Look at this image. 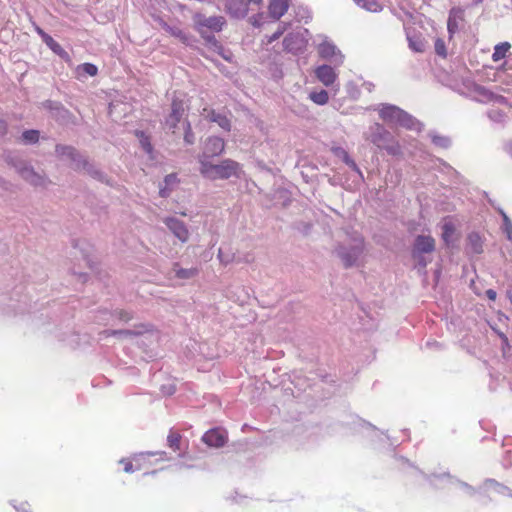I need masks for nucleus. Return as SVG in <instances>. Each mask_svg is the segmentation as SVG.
<instances>
[{"instance_id":"obj_1","label":"nucleus","mask_w":512,"mask_h":512,"mask_svg":"<svg viewBox=\"0 0 512 512\" xmlns=\"http://www.w3.org/2000/svg\"><path fill=\"white\" fill-rule=\"evenodd\" d=\"M195 30L204 40L206 46L213 51L219 53L223 58L227 57L223 54V46L215 37V33L221 32L226 26L227 21L223 16H205L204 14H196L193 17Z\"/></svg>"},{"instance_id":"obj_2","label":"nucleus","mask_w":512,"mask_h":512,"mask_svg":"<svg viewBox=\"0 0 512 512\" xmlns=\"http://www.w3.org/2000/svg\"><path fill=\"white\" fill-rule=\"evenodd\" d=\"M378 112L379 117L389 125H397L417 132L423 129V124L419 120L396 105L381 104Z\"/></svg>"},{"instance_id":"obj_3","label":"nucleus","mask_w":512,"mask_h":512,"mask_svg":"<svg viewBox=\"0 0 512 512\" xmlns=\"http://www.w3.org/2000/svg\"><path fill=\"white\" fill-rule=\"evenodd\" d=\"M5 162L15 169L20 177L35 187H42L46 184V178L36 172L32 165L16 152H7L4 155Z\"/></svg>"},{"instance_id":"obj_4","label":"nucleus","mask_w":512,"mask_h":512,"mask_svg":"<svg viewBox=\"0 0 512 512\" xmlns=\"http://www.w3.org/2000/svg\"><path fill=\"white\" fill-rule=\"evenodd\" d=\"M199 171L204 178L209 180H226L231 177H238L240 164L232 159H224L219 164L202 161Z\"/></svg>"},{"instance_id":"obj_5","label":"nucleus","mask_w":512,"mask_h":512,"mask_svg":"<svg viewBox=\"0 0 512 512\" xmlns=\"http://www.w3.org/2000/svg\"><path fill=\"white\" fill-rule=\"evenodd\" d=\"M367 139L379 149L385 150L389 155L401 154V147L395 137L382 124L375 123L370 126Z\"/></svg>"},{"instance_id":"obj_6","label":"nucleus","mask_w":512,"mask_h":512,"mask_svg":"<svg viewBox=\"0 0 512 512\" xmlns=\"http://www.w3.org/2000/svg\"><path fill=\"white\" fill-rule=\"evenodd\" d=\"M351 243H339L334 252L341 260L344 268L348 269L356 265L359 257L364 251V239L360 234H355Z\"/></svg>"},{"instance_id":"obj_7","label":"nucleus","mask_w":512,"mask_h":512,"mask_svg":"<svg viewBox=\"0 0 512 512\" xmlns=\"http://www.w3.org/2000/svg\"><path fill=\"white\" fill-rule=\"evenodd\" d=\"M55 155L61 160L70 161V167L75 171H82V166L87 160V157L70 145L57 144L55 146Z\"/></svg>"},{"instance_id":"obj_8","label":"nucleus","mask_w":512,"mask_h":512,"mask_svg":"<svg viewBox=\"0 0 512 512\" xmlns=\"http://www.w3.org/2000/svg\"><path fill=\"white\" fill-rule=\"evenodd\" d=\"M225 149V142L217 136H210L204 143L202 154L199 155L198 161L202 165V161L210 162V158L221 155Z\"/></svg>"},{"instance_id":"obj_9","label":"nucleus","mask_w":512,"mask_h":512,"mask_svg":"<svg viewBox=\"0 0 512 512\" xmlns=\"http://www.w3.org/2000/svg\"><path fill=\"white\" fill-rule=\"evenodd\" d=\"M318 53L321 58L329 61L334 66L343 64L344 55L332 42L323 41L318 47Z\"/></svg>"},{"instance_id":"obj_10","label":"nucleus","mask_w":512,"mask_h":512,"mask_svg":"<svg viewBox=\"0 0 512 512\" xmlns=\"http://www.w3.org/2000/svg\"><path fill=\"white\" fill-rule=\"evenodd\" d=\"M185 112V105L182 99L174 96L171 103V112L165 120L166 127L172 132L175 131Z\"/></svg>"},{"instance_id":"obj_11","label":"nucleus","mask_w":512,"mask_h":512,"mask_svg":"<svg viewBox=\"0 0 512 512\" xmlns=\"http://www.w3.org/2000/svg\"><path fill=\"white\" fill-rule=\"evenodd\" d=\"M43 107L49 110L51 117L60 124L69 123L72 115L60 102L46 100L43 102Z\"/></svg>"},{"instance_id":"obj_12","label":"nucleus","mask_w":512,"mask_h":512,"mask_svg":"<svg viewBox=\"0 0 512 512\" xmlns=\"http://www.w3.org/2000/svg\"><path fill=\"white\" fill-rule=\"evenodd\" d=\"M225 11L233 19H244L249 12L247 0H224Z\"/></svg>"},{"instance_id":"obj_13","label":"nucleus","mask_w":512,"mask_h":512,"mask_svg":"<svg viewBox=\"0 0 512 512\" xmlns=\"http://www.w3.org/2000/svg\"><path fill=\"white\" fill-rule=\"evenodd\" d=\"M164 224L171 231V233L182 243L188 241L189 230L183 221L179 220L176 217H167L164 219Z\"/></svg>"},{"instance_id":"obj_14","label":"nucleus","mask_w":512,"mask_h":512,"mask_svg":"<svg viewBox=\"0 0 512 512\" xmlns=\"http://www.w3.org/2000/svg\"><path fill=\"white\" fill-rule=\"evenodd\" d=\"M436 241L430 235H417L414 239L411 252L418 254H430L435 251Z\"/></svg>"},{"instance_id":"obj_15","label":"nucleus","mask_w":512,"mask_h":512,"mask_svg":"<svg viewBox=\"0 0 512 512\" xmlns=\"http://www.w3.org/2000/svg\"><path fill=\"white\" fill-rule=\"evenodd\" d=\"M149 331V325L140 324L136 326L135 329H119V330H103L99 333V339L102 340L106 337L116 336V337H134L138 335H142L143 333Z\"/></svg>"},{"instance_id":"obj_16","label":"nucleus","mask_w":512,"mask_h":512,"mask_svg":"<svg viewBox=\"0 0 512 512\" xmlns=\"http://www.w3.org/2000/svg\"><path fill=\"white\" fill-rule=\"evenodd\" d=\"M306 46V42L300 33H289L283 39L284 50L293 54L300 53Z\"/></svg>"},{"instance_id":"obj_17","label":"nucleus","mask_w":512,"mask_h":512,"mask_svg":"<svg viewBox=\"0 0 512 512\" xmlns=\"http://www.w3.org/2000/svg\"><path fill=\"white\" fill-rule=\"evenodd\" d=\"M202 440L210 447L220 448L227 442V434L219 428H213L203 435Z\"/></svg>"},{"instance_id":"obj_18","label":"nucleus","mask_w":512,"mask_h":512,"mask_svg":"<svg viewBox=\"0 0 512 512\" xmlns=\"http://www.w3.org/2000/svg\"><path fill=\"white\" fill-rule=\"evenodd\" d=\"M82 171H85L86 174L101 183H104L108 186H113L112 180L100 168H98L88 159L85 161V164H83Z\"/></svg>"},{"instance_id":"obj_19","label":"nucleus","mask_w":512,"mask_h":512,"mask_svg":"<svg viewBox=\"0 0 512 512\" xmlns=\"http://www.w3.org/2000/svg\"><path fill=\"white\" fill-rule=\"evenodd\" d=\"M99 321H103L104 324H109L110 318H116L122 322H128L134 318V313L132 311L117 309L113 312H109L107 310H103L99 312Z\"/></svg>"},{"instance_id":"obj_20","label":"nucleus","mask_w":512,"mask_h":512,"mask_svg":"<svg viewBox=\"0 0 512 512\" xmlns=\"http://www.w3.org/2000/svg\"><path fill=\"white\" fill-rule=\"evenodd\" d=\"M464 21V10L461 7H454L449 11L447 30L450 36L459 30V23Z\"/></svg>"},{"instance_id":"obj_21","label":"nucleus","mask_w":512,"mask_h":512,"mask_svg":"<svg viewBox=\"0 0 512 512\" xmlns=\"http://www.w3.org/2000/svg\"><path fill=\"white\" fill-rule=\"evenodd\" d=\"M290 0H271L268 6L269 17L279 20L288 10Z\"/></svg>"},{"instance_id":"obj_22","label":"nucleus","mask_w":512,"mask_h":512,"mask_svg":"<svg viewBox=\"0 0 512 512\" xmlns=\"http://www.w3.org/2000/svg\"><path fill=\"white\" fill-rule=\"evenodd\" d=\"M315 75L317 79L325 86L332 85L337 77L334 68L326 64L319 66L315 70Z\"/></svg>"},{"instance_id":"obj_23","label":"nucleus","mask_w":512,"mask_h":512,"mask_svg":"<svg viewBox=\"0 0 512 512\" xmlns=\"http://www.w3.org/2000/svg\"><path fill=\"white\" fill-rule=\"evenodd\" d=\"M204 111L207 112L206 119L208 121L217 123L225 131L231 130V122L226 115L219 113L214 109H204Z\"/></svg>"},{"instance_id":"obj_24","label":"nucleus","mask_w":512,"mask_h":512,"mask_svg":"<svg viewBox=\"0 0 512 512\" xmlns=\"http://www.w3.org/2000/svg\"><path fill=\"white\" fill-rule=\"evenodd\" d=\"M173 271L178 279L188 280L198 275L199 269L196 267L192 268H181L178 263L174 264Z\"/></svg>"},{"instance_id":"obj_25","label":"nucleus","mask_w":512,"mask_h":512,"mask_svg":"<svg viewBox=\"0 0 512 512\" xmlns=\"http://www.w3.org/2000/svg\"><path fill=\"white\" fill-rule=\"evenodd\" d=\"M44 43L58 56L61 58H68V53L64 50V48L53 39L49 34H45Z\"/></svg>"},{"instance_id":"obj_26","label":"nucleus","mask_w":512,"mask_h":512,"mask_svg":"<svg viewBox=\"0 0 512 512\" xmlns=\"http://www.w3.org/2000/svg\"><path fill=\"white\" fill-rule=\"evenodd\" d=\"M511 48V44L509 42H501L494 47V52L492 54V60L494 62H498L506 57L507 52Z\"/></svg>"},{"instance_id":"obj_27","label":"nucleus","mask_w":512,"mask_h":512,"mask_svg":"<svg viewBox=\"0 0 512 512\" xmlns=\"http://www.w3.org/2000/svg\"><path fill=\"white\" fill-rule=\"evenodd\" d=\"M432 143L443 149H447L451 146V139L447 136L439 135L434 131L429 133Z\"/></svg>"},{"instance_id":"obj_28","label":"nucleus","mask_w":512,"mask_h":512,"mask_svg":"<svg viewBox=\"0 0 512 512\" xmlns=\"http://www.w3.org/2000/svg\"><path fill=\"white\" fill-rule=\"evenodd\" d=\"M39 138L40 132L36 129L25 130L21 135V140L26 145L36 144Z\"/></svg>"},{"instance_id":"obj_29","label":"nucleus","mask_w":512,"mask_h":512,"mask_svg":"<svg viewBox=\"0 0 512 512\" xmlns=\"http://www.w3.org/2000/svg\"><path fill=\"white\" fill-rule=\"evenodd\" d=\"M468 245L471 249V251L475 254H480L483 251L482 248V241L477 233H471L468 236Z\"/></svg>"},{"instance_id":"obj_30","label":"nucleus","mask_w":512,"mask_h":512,"mask_svg":"<svg viewBox=\"0 0 512 512\" xmlns=\"http://www.w3.org/2000/svg\"><path fill=\"white\" fill-rule=\"evenodd\" d=\"M485 486L493 487L495 489V491L498 492L499 494L508 495V496L512 497L511 490L507 486H505V485H503L501 483H498L494 479H486L485 480Z\"/></svg>"},{"instance_id":"obj_31","label":"nucleus","mask_w":512,"mask_h":512,"mask_svg":"<svg viewBox=\"0 0 512 512\" xmlns=\"http://www.w3.org/2000/svg\"><path fill=\"white\" fill-rule=\"evenodd\" d=\"M354 2L370 12H378L381 10V5L376 0H354Z\"/></svg>"},{"instance_id":"obj_32","label":"nucleus","mask_w":512,"mask_h":512,"mask_svg":"<svg viewBox=\"0 0 512 512\" xmlns=\"http://www.w3.org/2000/svg\"><path fill=\"white\" fill-rule=\"evenodd\" d=\"M342 160L343 162L349 166L353 171H355L361 179L364 178L362 171L356 164V162L349 156V154L345 150H341Z\"/></svg>"},{"instance_id":"obj_33","label":"nucleus","mask_w":512,"mask_h":512,"mask_svg":"<svg viewBox=\"0 0 512 512\" xmlns=\"http://www.w3.org/2000/svg\"><path fill=\"white\" fill-rule=\"evenodd\" d=\"M498 211L503 219V231L506 234L507 239L512 241V221L501 208H498Z\"/></svg>"},{"instance_id":"obj_34","label":"nucleus","mask_w":512,"mask_h":512,"mask_svg":"<svg viewBox=\"0 0 512 512\" xmlns=\"http://www.w3.org/2000/svg\"><path fill=\"white\" fill-rule=\"evenodd\" d=\"M310 99L318 105H325L329 100L328 92L326 90L311 92Z\"/></svg>"},{"instance_id":"obj_35","label":"nucleus","mask_w":512,"mask_h":512,"mask_svg":"<svg viewBox=\"0 0 512 512\" xmlns=\"http://www.w3.org/2000/svg\"><path fill=\"white\" fill-rule=\"evenodd\" d=\"M475 92L477 93V95L479 97H481L482 101L492 102L493 97H494V92L491 91L490 89H488L484 86H481V85H477L475 88Z\"/></svg>"},{"instance_id":"obj_36","label":"nucleus","mask_w":512,"mask_h":512,"mask_svg":"<svg viewBox=\"0 0 512 512\" xmlns=\"http://www.w3.org/2000/svg\"><path fill=\"white\" fill-rule=\"evenodd\" d=\"M180 441H181V435L179 433L170 431V433L167 437L168 446L175 451L179 450L180 449Z\"/></svg>"},{"instance_id":"obj_37","label":"nucleus","mask_w":512,"mask_h":512,"mask_svg":"<svg viewBox=\"0 0 512 512\" xmlns=\"http://www.w3.org/2000/svg\"><path fill=\"white\" fill-rule=\"evenodd\" d=\"M455 232V226L452 222H445L442 226V238L445 243H449L450 237Z\"/></svg>"},{"instance_id":"obj_38","label":"nucleus","mask_w":512,"mask_h":512,"mask_svg":"<svg viewBox=\"0 0 512 512\" xmlns=\"http://www.w3.org/2000/svg\"><path fill=\"white\" fill-rule=\"evenodd\" d=\"M184 141L185 143L192 145L195 141V136L191 128L189 121L184 122Z\"/></svg>"},{"instance_id":"obj_39","label":"nucleus","mask_w":512,"mask_h":512,"mask_svg":"<svg viewBox=\"0 0 512 512\" xmlns=\"http://www.w3.org/2000/svg\"><path fill=\"white\" fill-rule=\"evenodd\" d=\"M408 42H409L410 49H412L415 52H423L425 50V44L419 38L414 39V38L408 36Z\"/></svg>"},{"instance_id":"obj_40","label":"nucleus","mask_w":512,"mask_h":512,"mask_svg":"<svg viewBox=\"0 0 512 512\" xmlns=\"http://www.w3.org/2000/svg\"><path fill=\"white\" fill-rule=\"evenodd\" d=\"M412 258L416 261V267L419 269H425L431 259H427L425 254L416 255L414 252H411Z\"/></svg>"},{"instance_id":"obj_41","label":"nucleus","mask_w":512,"mask_h":512,"mask_svg":"<svg viewBox=\"0 0 512 512\" xmlns=\"http://www.w3.org/2000/svg\"><path fill=\"white\" fill-rule=\"evenodd\" d=\"M164 29L166 32H168L170 35L177 37L181 40H186L185 33L178 27H172L167 24H165Z\"/></svg>"},{"instance_id":"obj_42","label":"nucleus","mask_w":512,"mask_h":512,"mask_svg":"<svg viewBox=\"0 0 512 512\" xmlns=\"http://www.w3.org/2000/svg\"><path fill=\"white\" fill-rule=\"evenodd\" d=\"M78 70L89 76H95L98 72L97 66L92 63H84L78 67Z\"/></svg>"},{"instance_id":"obj_43","label":"nucleus","mask_w":512,"mask_h":512,"mask_svg":"<svg viewBox=\"0 0 512 512\" xmlns=\"http://www.w3.org/2000/svg\"><path fill=\"white\" fill-rule=\"evenodd\" d=\"M137 136L140 137V143H141L143 150L147 153H150L152 151V145H151L148 137H146L144 135V132H142V131H137Z\"/></svg>"},{"instance_id":"obj_44","label":"nucleus","mask_w":512,"mask_h":512,"mask_svg":"<svg viewBox=\"0 0 512 512\" xmlns=\"http://www.w3.org/2000/svg\"><path fill=\"white\" fill-rule=\"evenodd\" d=\"M434 47L437 55L441 57H446L447 52L444 40H442L441 38H437Z\"/></svg>"},{"instance_id":"obj_45","label":"nucleus","mask_w":512,"mask_h":512,"mask_svg":"<svg viewBox=\"0 0 512 512\" xmlns=\"http://www.w3.org/2000/svg\"><path fill=\"white\" fill-rule=\"evenodd\" d=\"M217 256L223 264H229L233 260V255L224 253L222 248L219 249Z\"/></svg>"},{"instance_id":"obj_46","label":"nucleus","mask_w":512,"mask_h":512,"mask_svg":"<svg viewBox=\"0 0 512 512\" xmlns=\"http://www.w3.org/2000/svg\"><path fill=\"white\" fill-rule=\"evenodd\" d=\"M176 391L175 385L168 384V385H162L161 386V392L163 395L170 396L174 394Z\"/></svg>"},{"instance_id":"obj_47","label":"nucleus","mask_w":512,"mask_h":512,"mask_svg":"<svg viewBox=\"0 0 512 512\" xmlns=\"http://www.w3.org/2000/svg\"><path fill=\"white\" fill-rule=\"evenodd\" d=\"M177 182V175L174 173L168 174L164 178V184L167 187L174 185Z\"/></svg>"},{"instance_id":"obj_48","label":"nucleus","mask_w":512,"mask_h":512,"mask_svg":"<svg viewBox=\"0 0 512 512\" xmlns=\"http://www.w3.org/2000/svg\"><path fill=\"white\" fill-rule=\"evenodd\" d=\"M284 31H285V25L280 26V27L278 28V30H277L276 32H274V33L271 35V37H270V39H269V42L271 43V42H273V41H275V40L279 39V38H280V36L284 33Z\"/></svg>"},{"instance_id":"obj_49","label":"nucleus","mask_w":512,"mask_h":512,"mask_svg":"<svg viewBox=\"0 0 512 512\" xmlns=\"http://www.w3.org/2000/svg\"><path fill=\"white\" fill-rule=\"evenodd\" d=\"M263 18V14L254 15L249 19V22L254 27H259L261 25V19Z\"/></svg>"},{"instance_id":"obj_50","label":"nucleus","mask_w":512,"mask_h":512,"mask_svg":"<svg viewBox=\"0 0 512 512\" xmlns=\"http://www.w3.org/2000/svg\"><path fill=\"white\" fill-rule=\"evenodd\" d=\"M170 193H171V189L169 187H167V186H164V187L160 186L159 187V195L162 198L169 197Z\"/></svg>"},{"instance_id":"obj_51","label":"nucleus","mask_w":512,"mask_h":512,"mask_svg":"<svg viewBox=\"0 0 512 512\" xmlns=\"http://www.w3.org/2000/svg\"><path fill=\"white\" fill-rule=\"evenodd\" d=\"M492 102L498 103V104H507V99L502 95L494 93Z\"/></svg>"},{"instance_id":"obj_52","label":"nucleus","mask_w":512,"mask_h":512,"mask_svg":"<svg viewBox=\"0 0 512 512\" xmlns=\"http://www.w3.org/2000/svg\"><path fill=\"white\" fill-rule=\"evenodd\" d=\"M18 512H30L29 504L27 502L20 503L19 506L13 505Z\"/></svg>"},{"instance_id":"obj_53","label":"nucleus","mask_w":512,"mask_h":512,"mask_svg":"<svg viewBox=\"0 0 512 512\" xmlns=\"http://www.w3.org/2000/svg\"><path fill=\"white\" fill-rule=\"evenodd\" d=\"M488 116L493 120H499L503 117V114L499 111H491L488 113Z\"/></svg>"},{"instance_id":"obj_54","label":"nucleus","mask_w":512,"mask_h":512,"mask_svg":"<svg viewBox=\"0 0 512 512\" xmlns=\"http://www.w3.org/2000/svg\"><path fill=\"white\" fill-rule=\"evenodd\" d=\"M7 128V123L4 120L0 119V137L4 136L7 133Z\"/></svg>"},{"instance_id":"obj_55","label":"nucleus","mask_w":512,"mask_h":512,"mask_svg":"<svg viewBox=\"0 0 512 512\" xmlns=\"http://www.w3.org/2000/svg\"><path fill=\"white\" fill-rule=\"evenodd\" d=\"M460 485L462 488H464L470 495H474L475 493V490L472 486H470L469 484L465 483V482H460Z\"/></svg>"},{"instance_id":"obj_56","label":"nucleus","mask_w":512,"mask_h":512,"mask_svg":"<svg viewBox=\"0 0 512 512\" xmlns=\"http://www.w3.org/2000/svg\"><path fill=\"white\" fill-rule=\"evenodd\" d=\"M486 296H487V298H488L489 300L494 301V300L496 299V297H497V293H496V291H495V290H493V289H488V290L486 291Z\"/></svg>"},{"instance_id":"obj_57","label":"nucleus","mask_w":512,"mask_h":512,"mask_svg":"<svg viewBox=\"0 0 512 512\" xmlns=\"http://www.w3.org/2000/svg\"><path fill=\"white\" fill-rule=\"evenodd\" d=\"M124 471L127 473H131L134 471L133 464L131 462H126L124 466Z\"/></svg>"},{"instance_id":"obj_58","label":"nucleus","mask_w":512,"mask_h":512,"mask_svg":"<svg viewBox=\"0 0 512 512\" xmlns=\"http://www.w3.org/2000/svg\"><path fill=\"white\" fill-rule=\"evenodd\" d=\"M505 151L512 157V140L505 144Z\"/></svg>"},{"instance_id":"obj_59","label":"nucleus","mask_w":512,"mask_h":512,"mask_svg":"<svg viewBox=\"0 0 512 512\" xmlns=\"http://www.w3.org/2000/svg\"><path fill=\"white\" fill-rule=\"evenodd\" d=\"M247 1L250 6V5H260L263 0H247Z\"/></svg>"},{"instance_id":"obj_60","label":"nucleus","mask_w":512,"mask_h":512,"mask_svg":"<svg viewBox=\"0 0 512 512\" xmlns=\"http://www.w3.org/2000/svg\"><path fill=\"white\" fill-rule=\"evenodd\" d=\"M37 33L41 36L42 40L44 41V36L45 34H47L46 32H44L41 28L37 27L36 29Z\"/></svg>"},{"instance_id":"obj_61","label":"nucleus","mask_w":512,"mask_h":512,"mask_svg":"<svg viewBox=\"0 0 512 512\" xmlns=\"http://www.w3.org/2000/svg\"><path fill=\"white\" fill-rule=\"evenodd\" d=\"M79 279L84 283L86 282V279H87V275L84 274V273H80L79 275Z\"/></svg>"},{"instance_id":"obj_62","label":"nucleus","mask_w":512,"mask_h":512,"mask_svg":"<svg viewBox=\"0 0 512 512\" xmlns=\"http://www.w3.org/2000/svg\"><path fill=\"white\" fill-rule=\"evenodd\" d=\"M483 1H484V0H472V3H473V5H475V6H476V5L481 4Z\"/></svg>"}]
</instances>
